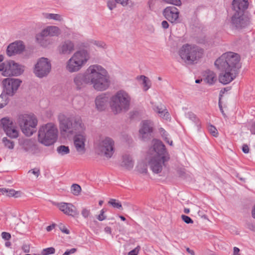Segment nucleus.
<instances>
[{
  "mask_svg": "<svg viewBox=\"0 0 255 255\" xmlns=\"http://www.w3.org/2000/svg\"><path fill=\"white\" fill-rule=\"evenodd\" d=\"M116 2L114 1H108V6L109 8L110 9L112 10L116 6Z\"/></svg>",
  "mask_w": 255,
  "mask_h": 255,
  "instance_id": "obj_48",
  "label": "nucleus"
},
{
  "mask_svg": "<svg viewBox=\"0 0 255 255\" xmlns=\"http://www.w3.org/2000/svg\"><path fill=\"white\" fill-rule=\"evenodd\" d=\"M121 165L126 169L130 170L133 168L134 162L129 155L125 154L123 156Z\"/></svg>",
  "mask_w": 255,
  "mask_h": 255,
  "instance_id": "obj_29",
  "label": "nucleus"
},
{
  "mask_svg": "<svg viewBox=\"0 0 255 255\" xmlns=\"http://www.w3.org/2000/svg\"><path fill=\"white\" fill-rule=\"evenodd\" d=\"M74 50V44L73 42L67 40L62 42L58 47V51L60 54L69 55Z\"/></svg>",
  "mask_w": 255,
  "mask_h": 255,
  "instance_id": "obj_23",
  "label": "nucleus"
},
{
  "mask_svg": "<svg viewBox=\"0 0 255 255\" xmlns=\"http://www.w3.org/2000/svg\"><path fill=\"white\" fill-rule=\"evenodd\" d=\"M137 168H138V170L140 173H146L147 172V169L146 167H145V166L144 165V164H140L138 165L137 166Z\"/></svg>",
  "mask_w": 255,
  "mask_h": 255,
  "instance_id": "obj_45",
  "label": "nucleus"
},
{
  "mask_svg": "<svg viewBox=\"0 0 255 255\" xmlns=\"http://www.w3.org/2000/svg\"><path fill=\"white\" fill-rule=\"evenodd\" d=\"M204 50L195 45L184 44L179 50L178 54L185 62L196 63L203 55Z\"/></svg>",
  "mask_w": 255,
  "mask_h": 255,
  "instance_id": "obj_6",
  "label": "nucleus"
},
{
  "mask_svg": "<svg viewBox=\"0 0 255 255\" xmlns=\"http://www.w3.org/2000/svg\"><path fill=\"white\" fill-rule=\"evenodd\" d=\"M163 139L165 140V141L166 142H167V143H168L169 145H172V140H169L168 136H166L165 137L163 138Z\"/></svg>",
  "mask_w": 255,
  "mask_h": 255,
  "instance_id": "obj_60",
  "label": "nucleus"
},
{
  "mask_svg": "<svg viewBox=\"0 0 255 255\" xmlns=\"http://www.w3.org/2000/svg\"><path fill=\"white\" fill-rule=\"evenodd\" d=\"M104 231L106 233H107L108 234H111V233H112L111 229L109 227H105L104 229Z\"/></svg>",
  "mask_w": 255,
  "mask_h": 255,
  "instance_id": "obj_61",
  "label": "nucleus"
},
{
  "mask_svg": "<svg viewBox=\"0 0 255 255\" xmlns=\"http://www.w3.org/2000/svg\"><path fill=\"white\" fill-rule=\"evenodd\" d=\"M219 107L220 110L222 114L224 116H225V114L224 113V112L223 109V107H222V104H221V98H220L219 99Z\"/></svg>",
  "mask_w": 255,
  "mask_h": 255,
  "instance_id": "obj_58",
  "label": "nucleus"
},
{
  "mask_svg": "<svg viewBox=\"0 0 255 255\" xmlns=\"http://www.w3.org/2000/svg\"><path fill=\"white\" fill-rule=\"evenodd\" d=\"M81 191V188L80 185L77 184H73L71 186V192L74 195H78Z\"/></svg>",
  "mask_w": 255,
  "mask_h": 255,
  "instance_id": "obj_37",
  "label": "nucleus"
},
{
  "mask_svg": "<svg viewBox=\"0 0 255 255\" xmlns=\"http://www.w3.org/2000/svg\"><path fill=\"white\" fill-rule=\"evenodd\" d=\"M48 36H58L61 33L60 29L56 26H48L43 29Z\"/></svg>",
  "mask_w": 255,
  "mask_h": 255,
  "instance_id": "obj_27",
  "label": "nucleus"
},
{
  "mask_svg": "<svg viewBox=\"0 0 255 255\" xmlns=\"http://www.w3.org/2000/svg\"><path fill=\"white\" fill-rule=\"evenodd\" d=\"M2 142L4 146L8 149H12L13 148L14 144L12 140L8 139L6 137H3Z\"/></svg>",
  "mask_w": 255,
  "mask_h": 255,
  "instance_id": "obj_39",
  "label": "nucleus"
},
{
  "mask_svg": "<svg viewBox=\"0 0 255 255\" xmlns=\"http://www.w3.org/2000/svg\"><path fill=\"white\" fill-rule=\"evenodd\" d=\"M251 23V17L246 13H233L231 17V24L236 29H242Z\"/></svg>",
  "mask_w": 255,
  "mask_h": 255,
  "instance_id": "obj_11",
  "label": "nucleus"
},
{
  "mask_svg": "<svg viewBox=\"0 0 255 255\" xmlns=\"http://www.w3.org/2000/svg\"><path fill=\"white\" fill-rule=\"evenodd\" d=\"M90 73V84L98 91H105L111 84L110 76L107 71L102 66L98 65H91L89 67Z\"/></svg>",
  "mask_w": 255,
  "mask_h": 255,
  "instance_id": "obj_2",
  "label": "nucleus"
},
{
  "mask_svg": "<svg viewBox=\"0 0 255 255\" xmlns=\"http://www.w3.org/2000/svg\"><path fill=\"white\" fill-rule=\"evenodd\" d=\"M186 116L190 120L195 124V125L197 127V128L199 129L201 125V123L199 119L197 118L196 115L192 112H188L186 114Z\"/></svg>",
  "mask_w": 255,
  "mask_h": 255,
  "instance_id": "obj_33",
  "label": "nucleus"
},
{
  "mask_svg": "<svg viewBox=\"0 0 255 255\" xmlns=\"http://www.w3.org/2000/svg\"><path fill=\"white\" fill-rule=\"evenodd\" d=\"M83 66L72 56L67 61L66 65V70L70 73L77 72Z\"/></svg>",
  "mask_w": 255,
  "mask_h": 255,
  "instance_id": "obj_24",
  "label": "nucleus"
},
{
  "mask_svg": "<svg viewBox=\"0 0 255 255\" xmlns=\"http://www.w3.org/2000/svg\"><path fill=\"white\" fill-rule=\"evenodd\" d=\"M179 11L174 6H168L163 11L165 18L171 23H177L179 18Z\"/></svg>",
  "mask_w": 255,
  "mask_h": 255,
  "instance_id": "obj_18",
  "label": "nucleus"
},
{
  "mask_svg": "<svg viewBox=\"0 0 255 255\" xmlns=\"http://www.w3.org/2000/svg\"><path fill=\"white\" fill-rule=\"evenodd\" d=\"M209 132L214 136L217 137L218 135V132L215 127L210 125L208 127Z\"/></svg>",
  "mask_w": 255,
  "mask_h": 255,
  "instance_id": "obj_41",
  "label": "nucleus"
},
{
  "mask_svg": "<svg viewBox=\"0 0 255 255\" xmlns=\"http://www.w3.org/2000/svg\"><path fill=\"white\" fill-rule=\"evenodd\" d=\"M242 150L245 153H248L249 152V147L246 144H243L242 146Z\"/></svg>",
  "mask_w": 255,
  "mask_h": 255,
  "instance_id": "obj_54",
  "label": "nucleus"
},
{
  "mask_svg": "<svg viewBox=\"0 0 255 255\" xmlns=\"http://www.w3.org/2000/svg\"><path fill=\"white\" fill-rule=\"evenodd\" d=\"M31 172L34 175H35L37 177H38L40 174V170L38 168H34L33 169L30 170L28 172Z\"/></svg>",
  "mask_w": 255,
  "mask_h": 255,
  "instance_id": "obj_53",
  "label": "nucleus"
},
{
  "mask_svg": "<svg viewBox=\"0 0 255 255\" xmlns=\"http://www.w3.org/2000/svg\"><path fill=\"white\" fill-rule=\"evenodd\" d=\"M94 44L99 47H103V45L104 44L103 42L99 41H95Z\"/></svg>",
  "mask_w": 255,
  "mask_h": 255,
  "instance_id": "obj_63",
  "label": "nucleus"
},
{
  "mask_svg": "<svg viewBox=\"0 0 255 255\" xmlns=\"http://www.w3.org/2000/svg\"><path fill=\"white\" fill-rule=\"evenodd\" d=\"M55 226V224H53L50 226H47L46 228V231L47 232L51 231L54 228Z\"/></svg>",
  "mask_w": 255,
  "mask_h": 255,
  "instance_id": "obj_59",
  "label": "nucleus"
},
{
  "mask_svg": "<svg viewBox=\"0 0 255 255\" xmlns=\"http://www.w3.org/2000/svg\"><path fill=\"white\" fill-rule=\"evenodd\" d=\"M8 95L6 93H2L0 96V109L6 106L8 102Z\"/></svg>",
  "mask_w": 255,
  "mask_h": 255,
  "instance_id": "obj_35",
  "label": "nucleus"
},
{
  "mask_svg": "<svg viewBox=\"0 0 255 255\" xmlns=\"http://www.w3.org/2000/svg\"><path fill=\"white\" fill-rule=\"evenodd\" d=\"M240 61V55L231 52L223 54L215 61V66L221 72L219 76L220 83L228 84L236 78L241 67Z\"/></svg>",
  "mask_w": 255,
  "mask_h": 255,
  "instance_id": "obj_1",
  "label": "nucleus"
},
{
  "mask_svg": "<svg viewBox=\"0 0 255 255\" xmlns=\"http://www.w3.org/2000/svg\"><path fill=\"white\" fill-rule=\"evenodd\" d=\"M181 218L182 220L186 224H192L193 223L192 219L186 215H182Z\"/></svg>",
  "mask_w": 255,
  "mask_h": 255,
  "instance_id": "obj_43",
  "label": "nucleus"
},
{
  "mask_svg": "<svg viewBox=\"0 0 255 255\" xmlns=\"http://www.w3.org/2000/svg\"><path fill=\"white\" fill-rule=\"evenodd\" d=\"M186 251L191 255H195L194 252L193 250H190L189 248H186Z\"/></svg>",
  "mask_w": 255,
  "mask_h": 255,
  "instance_id": "obj_62",
  "label": "nucleus"
},
{
  "mask_svg": "<svg viewBox=\"0 0 255 255\" xmlns=\"http://www.w3.org/2000/svg\"><path fill=\"white\" fill-rule=\"evenodd\" d=\"M108 204L112 206L114 208L122 209V206L120 202L114 199H111L108 202Z\"/></svg>",
  "mask_w": 255,
  "mask_h": 255,
  "instance_id": "obj_38",
  "label": "nucleus"
},
{
  "mask_svg": "<svg viewBox=\"0 0 255 255\" xmlns=\"http://www.w3.org/2000/svg\"><path fill=\"white\" fill-rule=\"evenodd\" d=\"M159 132L160 134H161V135L162 136L163 138L166 136H168V133L166 132V131L163 128H160L159 129Z\"/></svg>",
  "mask_w": 255,
  "mask_h": 255,
  "instance_id": "obj_49",
  "label": "nucleus"
},
{
  "mask_svg": "<svg viewBox=\"0 0 255 255\" xmlns=\"http://www.w3.org/2000/svg\"><path fill=\"white\" fill-rule=\"evenodd\" d=\"M72 57L84 66L90 59V56L89 53L84 49L76 51L72 55Z\"/></svg>",
  "mask_w": 255,
  "mask_h": 255,
  "instance_id": "obj_22",
  "label": "nucleus"
},
{
  "mask_svg": "<svg viewBox=\"0 0 255 255\" xmlns=\"http://www.w3.org/2000/svg\"><path fill=\"white\" fill-rule=\"evenodd\" d=\"M99 154L109 159L112 157L115 152L114 141L110 137H106L101 140L98 146Z\"/></svg>",
  "mask_w": 255,
  "mask_h": 255,
  "instance_id": "obj_10",
  "label": "nucleus"
},
{
  "mask_svg": "<svg viewBox=\"0 0 255 255\" xmlns=\"http://www.w3.org/2000/svg\"><path fill=\"white\" fill-rule=\"evenodd\" d=\"M0 192L2 195L9 197H18L20 195V191H16L13 189L0 188Z\"/></svg>",
  "mask_w": 255,
  "mask_h": 255,
  "instance_id": "obj_30",
  "label": "nucleus"
},
{
  "mask_svg": "<svg viewBox=\"0 0 255 255\" xmlns=\"http://www.w3.org/2000/svg\"><path fill=\"white\" fill-rule=\"evenodd\" d=\"M58 135V129L52 123L42 126L39 129L38 140L46 146H49L56 142Z\"/></svg>",
  "mask_w": 255,
  "mask_h": 255,
  "instance_id": "obj_7",
  "label": "nucleus"
},
{
  "mask_svg": "<svg viewBox=\"0 0 255 255\" xmlns=\"http://www.w3.org/2000/svg\"><path fill=\"white\" fill-rule=\"evenodd\" d=\"M105 211L104 209L101 210L100 214L98 216L97 219L98 220L102 221L106 219V216L104 215Z\"/></svg>",
  "mask_w": 255,
  "mask_h": 255,
  "instance_id": "obj_46",
  "label": "nucleus"
},
{
  "mask_svg": "<svg viewBox=\"0 0 255 255\" xmlns=\"http://www.w3.org/2000/svg\"><path fill=\"white\" fill-rule=\"evenodd\" d=\"M153 110L158 114L164 113L163 116L165 117H167L168 116H169V114L167 111V110L163 105L160 104V105L155 106L153 107Z\"/></svg>",
  "mask_w": 255,
  "mask_h": 255,
  "instance_id": "obj_32",
  "label": "nucleus"
},
{
  "mask_svg": "<svg viewBox=\"0 0 255 255\" xmlns=\"http://www.w3.org/2000/svg\"><path fill=\"white\" fill-rule=\"evenodd\" d=\"M56 150L58 154L61 155H64L69 153L70 152L69 147L64 145L59 146L57 148Z\"/></svg>",
  "mask_w": 255,
  "mask_h": 255,
  "instance_id": "obj_34",
  "label": "nucleus"
},
{
  "mask_svg": "<svg viewBox=\"0 0 255 255\" xmlns=\"http://www.w3.org/2000/svg\"><path fill=\"white\" fill-rule=\"evenodd\" d=\"M167 3L172 4L175 5L179 6L181 4L180 0H163Z\"/></svg>",
  "mask_w": 255,
  "mask_h": 255,
  "instance_id": "obj_44",
  "label": "nucleus"
},
{
  "mask_svg": "<svg viewBox=\"0 0 255 255\" xmlns=\"http://www.w3.org/2000/svg\"><path fill=\"white\" fill-rule=\"evenodd\" d=\"M140 79L142 81V84L144 86V90H147L150 87V83L148 78L145 76L141 75L140 76Z\"/></svg>",
  "mask_w": 255,
  "mask_h": 255,
  "instance_id": "obj_36",
  "label": "nucleus"
},
{
  "mask_svg": "<svg viewBox=\"0 0 255 255\" xmlns=\"http://www.w3.org/2000/svg\"><path fill=\"white\" fill-rule=\"evenodd\" d=\"M24 49L25 46L22 41H16L7 46L6 54L8 56H12L21 53Z\"/></svg>",
  "mask_w": 255,
  "mask_h": 255,
  "instance_id": "obj_19",
  "label": "nucleus"
},
{
  "mask_svg": "<svg viewBox=\"0 0 255 255\" xmlns=\"http://www.w3.org/2000/svg\"><path fill=\"white\" fill-rule=\"evenodd\" d=\"M55 250L53 247L47 248L42 250L41 251L42 255H49L54 254Z\"/></svg>",
  "mask_w": 255,
  "mask_h": 255,
  "instance_id": "obj_40",
  "label": "nucleus"
},
{
  "mask_svg": "<svg viewBox=\"0 0 255 255\" xmlns=\"http://www.w3.org/2000/svg\"><path fill=\"white\" fill-rule=\"evenodd\" d=\"M37 42L43 47H46L51 44V39L42 30L35 36Z\"/></svg>",
  "mask_w": 255,
  "mask_h": 255,
  "instance_id": "obj_25",
  "label": "nucleus"
},
{
  "mask_svg": "<svg viewBox=\"0 0 255 255\" xmlns=\"http://www.w3.org/2000/svg\"><path fill=\"white\" fill-rule=\"evenodd\" d=\"M153 130V124L150 120H144L140 124L139 130V135L142 140L147 141L152 137Z\"/></svg>",
  "mask_w": 255,
  "mask_h": 255,
  "instance_id": "obj_15",
  "label": "nucleus"
},
{
  "mask_svg": "<svg viewBox=\"0 0 255 255\" xmlns=\"http://www.w3.org/2000/svg\"><path fill=\"white\" fill-rule=\"evenodd\" d=\"M54 204L67 215L74 216L78 214L75 207L71 203L62 202L55 203Z\"/></svg>",
  "mask_w": 255,
  "mask_h": 255,
  "instance_id": "obj_20",
  "label": "nucleus"
},
{
  "mask_svg": "<svg viewBox=\"0 0 255 255\" xmlns=\"http://www.w3.org/2000/svg\"><path fill=\"white\" fill-rule=\"evenodd\" d=\"M21 81L18 79L7 78L2 81L3 92L12 96L19 87Z\"/></svg>",
  "mask_w": 255,
  "mask_h": 255,
  "instance_id": "obj_14",
  "label": "nucleus"
},
{
  "mask_svg": "<svg viewBox=\"0 0 255 255\" xmlns=\"http://www.w3.org/2000/svg\"><path fill=\"white\" fill-rule=\"evenodd\" d=\"M85 136L82 134H76L74 137V143L77 152L83 154L85 152Z\"/></svg>",
  "mask_w": 255,
  "mask_h": 255,
  "instance_id": "obj_21",
  "label": "nucleus"
},
{
  "mask_svg": "<svg viewBox=\"0 0 255 255\" xmlns=\"http://www.w3.org/2000/svg\"><path fill=\"white\" fill-rule=\"evenodd\" d=\"M204 76V81L209 85H213L217 81L216 74L212 71L206 70Z\"/></svg>",
  "mask_w": 255,
  "mask_h": 255,
  "instance_id": "obj_28",
  "label": "nucleus"
},
{
  "mask_svg": "<svg viewBox=\"0 0 255 255\" xmlns=\"http://www.w3.org/2000/svg\"><path fill=\"white\" fill-rule=\"evenodd\" d=\"M108 98L105 94H101L97 96L95 99V104L99 111H104L107 105Z\"/></svg>",
  "mask_w": 255,
  "mask_h": 255,
  "instance_id": "obj_26",
  "label": "nucleus"
},
{
  "mask_svg": "<svg viewBox=\"0 0 255 255\" xmlns=\"http://www.w3.org/2000/svg\"><path fill=\"white\" fill-rule=\"evenodd\" d=\"M249 6V0H233L232 2L233 13H246Z\"/></svg>",
  "mask_w": 255,
  "mask_h": 255,
  "instance_id": "obj_17",
  "label": "nucleus"
},
{
  "mask_svg": "<svg viewBox=\"0 0 255 255\" xmlns=\"http://www.w3.org/2000/svg\"><path fill=\"white\" fill-rule=\"evenodd\" d=\"M153 150L154 154L149 161L150 169L154 173L161 172L165 162L169 159V155L167 152L165 146L160 140H153Z\"/></svg>",
  "mask_w": 255,
  "mask_h": 255,
  "instance_id": "obj_3",
  "label": "nucleus"
},
{
  "mask_svg": "<svg viewBox=\"0 0 255 255\" xmlns=\"http://www.w3.org/2000/svg\"><path fill=\"white\" fill-rule=\"evenodd\" d=\"M51 64L47 58H41L35 65L34 73L39 78L47 76L51 70Z\"/></svg>",
  "mask_w": 255,
  "mask_h": 255,
  "instance_id": "obj_12",
  "label": "nucleus"
},
{
  "mask_svg": "<svg viewBox=\"0 0 255 255\" xmlns=\"http://www.w3.org/2000/svg\"><path fill=\"white\" fill-rule=\"evenodd\" d=\"M0 125L6 134L11 138H16L18 136V131L16 129L12 121L8 118H3L0 120Z\"/></svg>",
  "mask_w": 255,
  "mask_h": 255,
  "instance_id": "obj_16",
  "label": "nucleus"
},
{
  "mask_svg": "<svg viewBox=\"0 0 255 255\" xmlns=\"http://www.w3.org/2000/svg\"><path fill=\"white\" fill-rule=\"evenodd\" d=\"M163 115H164V113L159 114V116L165 120H167L168 119H169L170 118V115L168 116L167 117H165L163 116Z\"/></svg>",
  "mask_w": 255,
  "mask_h": 255,
  "instance_id": "obj_64",
  "label": "nucleus"
},
{
  "mask_svg": "<svg viewBox=\"0 0 255 255\" xmlns=\"http://www.w3.org/2000/svg\"><path fill=\"white\" fill-rule=\"evenodd\" d=\"M60 230L64 233H65L66 234H69L70 231L68 229H67L65 226H62L60 227Z\"/></svg>",
  "mask_w": 255,
  "mask_h": 255,
  "instance_id": "obj_55",
  "label": "nucleus"
},
{
  "mask_svg": "<svg viewBox=\"0 0 255 255\" xmlns=\"http://www.w3.org/2000/svg\"><path fill=\"white\" fill-rule=\"evenodd\" d=\"M161 25L163 28L167 29L169 26V24L166 20H163L161 22Z\"/></svg>",
  "mask_w": 255,
  "mask_h": 255,
  "instance_id": "obj_56",
  "label": "nucleus"
},
{
  "mask_svg": "<svg viewBox=\"0 0 255 255\" xmlns=\"http://www.w3.org/2000/svg\"><path fill=\"white\" fill-rule=\"evenodd\" d=\"M2 238L5 240L8 241L11 238V235L9 233L3 232L1 233Z\"/></svg>",
  "mask_w": 255,
  "mask_h": 255,
  "instance_id": "obj_47",
  "label": "nucleus"
},
{
  "mask_svg": "<svg viewBox=\"0 0 255 255\" xmlns=\"http://www.w3.org/2000/svg\"><path fill=\"white\" fill-rule=\"evenodd\" d=\"M77 251V249L75 248H72L70 250H67L63 255H70L71 254L75 253Z\"/></svg>",
  "mask_w": 255,
  "mask_h": 255,
  "instance_id": "obj_52",
  "label": "nucleus"
},
{
  "mask_svg": "<svg viewBox=\"0 0 255 255\" xmlns=\"http://www.w3.org/2000/svg\"><path fill=\"white\" fill-rule=\"evenodd\" d=\"M131 98L129 94L124 90H120L110 99V106L113 112L119 114L127 112L129 109Z\"/></svg>",
  "mask_w": 255,
  "mask_h": 255,
  "instance_id": "obj_5",
  "label": "nucleus"
},
{
  "mask_svg": "<svg viewBox=\"0 0 255 255\" xmlns=\"http://www.w3.org/2000/svg\"><path fill=\"white\" fill-rule=\"evenodd\" d=\"M58 119L62 132L73 134L82 132L85 129L84 125L79 116H68L60 114Z\"/></svg>",
  "mask_w": 255,
  "mask_h": 255,
  "instance_id": "obj_4",
  "label": "nucleus"
},
{
  "mask_svg": "<svg viewBox=\"0 0 255 255\" xmlns=\"http://www.w3.org/2000/svg\"><path fill=\"white\" fill-rule=\"evenodd\" d=\"M23 71V66L13 61H7L0 65V71L4 76H17L21 74Z\"/></svg>",
  "mask_w": 255,
  "mask_h": 255,
  "instance_id": "obj_9",
  "label": "nucleus"
},
{
  "mask_svg": "<svg viewBox=\"0 0 255 255\" xmlns=\"http://www.w3.org/2000/svg\"><path fill=\"white\" fill-rule=\"evenodd\" d=\"M90 73L89 68L84 73L76 74L73 78V83L77 90H80L90 84Z\"/></svg>",
  "mask_w": 255,
  "mask_h": 255,
  "instance_id": "obj_13",
  "label": "nucleus"
},
{
  "mask_svg": "<svg viewBox=\"0 0 255 255\" xmlns=\"http://www.w3.org/2000/svg\"><path fill=\"white\" fill-rule=\"evenodd\" d=\"M17 123L22 131L26 136H30L35 132L37 120L33 114H24L18 116Z\"/></svg>",
  "mask_w": 255,
  "mask_h": 255,
  "instance_id": "obj_8",
  "label": "nucleus"
},
{
  "mask_svg": "<svg viewBox=\"0 0 255 255\" xmlns=\"http://www.w3.org/2000/svg\"><path fill=\"white\" fill-rule=\"evenodd\" d=\"M240 249L237 247L234 248V254L233 255H241L239 254Z\"/></svg>",
  "mask_w": 255,
  "mask_h": 255,
  "instance_id": "obj_57",
  "label": "nucleus"
},
{
  "mask_svg": "<svg viewBox=\"0 0 255 255\" xmlns=\"http://www.w3.org/2000/svg\"><path fill=\"white\" fill-rule=\"evenodd\" d=\"M115 2L117 3H120L123 6H125L128 5V1L129 0H115Z\"/></svg>",
  "mask_w": 255,
  "mask_h": 255,
  "instance_id": "obj_51",
  "label": "nucleus"
},
{
  "mask_svg": "<svg viewBox=\"0 0 255 255\" xmlns=\"http://www.w3.org/2000/svg\"><path fill=\"white\" fill-rule=\"evenodd\" d=\"M140 247L137 246L136 248H135L133 250L131 251L128 253V255H137V253L138 251H139Z\"/></svg>",
  "mask_w": 255,
  "mask_h": 255,
  "instance_id": "obj_50",
  "label": "nucleus"
},
{
  "mask_svg": "<svg viewBox=\"0 0 255 255\" xmlns=\"http://www.w3.org/2000/svg\"><path fill=\"white\" fill-rule=\"evenodd\" d=\"M43 15L46 19H53L58 21H61L63 19L62 15L59 14L43 13Z\"/></svg>",
  "mask_w": 255,
  "mask_h": 255,
  "instance_id": "obj_31",
  "label": "nucleus"
},
{
  "mask_svg": "<svg viewBox=\"0 0 255 255\" xmlns=\"http://www.w3.org/2000/svg\"><path fill=\"white\" fill-rule=\"evenodd\" d=\"M81 215L85 219L90 217L91 215V211L87 208H83L81 210Z\"/></svg>",
  "mask_w": 255,
  "mask_h": 255,
  "instance_id": "obj_42",
  "label": "nucleus"
}]
</instances>
